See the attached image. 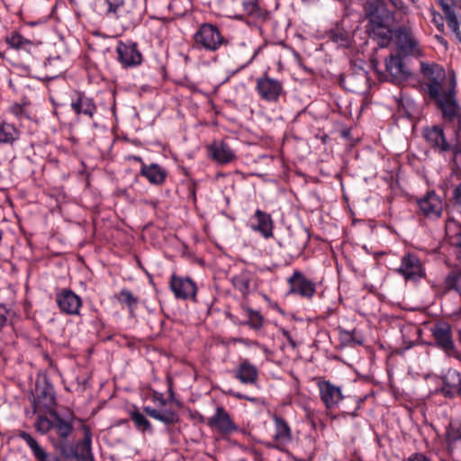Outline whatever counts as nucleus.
<instances>
[{"instance_id":"nucleus-17","label":"nucleus","mask_w":461,"mask_h":461,"mask_svg":"<svg viewBox=\"0 0 461 461\" xmlns=\"http://www.w3.org/2000/svg\"><path fill=\"white\" fill-rule=\"evenodd\" d=\"M432 335L437 345L447 354H450L454 350L452 330L448 323L444 322L435 325L432 329Z\"/></svg>"},{"instance_id":"nucleus-36","label":"nucleus","mask_w":461,"mask_h":461,"mask_svg":"<svg viewBox=\"0 0 461 461\" xmlns=\"http://www.w3.org/2000/svg\"><path fill=\"white\" fill-rule=\"evenodd\" d=\"M131 420L133 421L137 430L141 433H153V428L149 420L138 410L131 411L130 413Z\"/></svg>"},{"instance_id":"nucleus-54","label":"nucleus","mask_w":461,"mask_h":461,"mask_svg":"<svg viewBox=\"0 0 461 461\" xmlns=\"http://www.w3.org/2000/svg\"><path fill=\"white\" fill-rule=\"evenodd\" d=\"M437 27L439 31H443L444 24L443 23H437Z\"/></svg>"},{"instance_id":"nucleus-52","label":"nucleus","mask_w":461,"mask_h":461,"mask_svg":"<svg viewBox=\"0 0 461 461\" xmlns=\"http://www.w3.org/2000/svg\"><path fill=\"white\" fill-rule=\"evenodd\" d=\"M455 245L456 247V256L458 258H461V230L456 235Z\"/></svg>"},{"instance_id":"nucleus-31","label":"nucleus","mask_w":461,"mask_h":461,"mask_svg":"<svg viewBox=\"0 0 461 461\" xmlns=\"http://www.w3.org/2000/svg\"><path fill=\"white\" fill-rule=\"evenodd\" d=\"M101 7L105 17L119 19L124 11V0H101Z\"/></svg>"},{"instance_id":"nucleus-32","label":"nucleus","mask_w":461,"mask_h":461,"mask_svg":"<svg viewBox=\"0 0 461 461\" xmlns=\"http://www.w3.org/2000/svg\"><path fill=\"white\" fill-rule=\"evenodd\" d=\"M21 131L13 123L0 122V144L13 145L20 139Z\"/></svg>"},{"instance_id":"nucleus-57","label":"nucleus","mask_w":461,"mask_h":461,"mask_svg":"<svg viewBox=\"0 0 461 461\" xmlns=\"http://www.w3.org/2000/svg\"><path fill=\"white\" fill-rule=\"evenodd\" d=\"M134 159L137 160V161H141V158H139V157H135Z\"/></svg>"},{"instance_id":"nucleus-51","label":"nucleus","mask_w":461,"mask_h":461,"mask_svg":"<svg viewBox=\"0 0 461 461\" xmlns=\"http://www.w3.org/2000/svg\"><path fill=\"white\" fill-rule=\"evenodd\" d=\"M408 461H430L429 458H428L425 455L420 453H416L411 455Z\"/></svg>"},{"instance_id":"nucleus-11","label":"nucleus","mask_w":461,"mask_h":461,"mask_svg":"<svg viewBox=\"0 0 461 461\" xmlns=\"http://www.w3.org/2000/svg\"><path fill=\"white\" fill-rule=\"evenodd\" d=\"M170 289L177 299H195L197 287L195 283L189 277L172 275L169 282Z\"/></svg>"},{"instance_id":"nucleus-19","label":"nucleus","mask_w":461,"mask_h":461,"mask_svg":"<svg viewBox=\"0 0 461 461\" xmlns=\"http://www.w3.org/2000/svg\"><path fill=\"white\" fill-rule=\"evenodd\" d=\"M209 157L219 164L225 165L235 158V153L224 141H213L207 147Z\"/></svg>"},{"instance_id":"nucleus-33","label":"nucleus","mask_w":461,"mask_h":461,"mask_svg":"<svg viewBox=\"0 0 461 461\" xmlns=\"http://www.w3.org/2000/svg\"><path fill=\"white\" fill-rule=\"evenodd\" d=\"M328 38L341 48H349L352 43L351 33L339 25L330 30Z\"/></svg>"},{"instance_id":"nucleus-3","label":"nucleus","mask_w":461,"mask_h":461,"mask_svg":"<svg viewBox=\"0 0 461 461\" xmlns=\"http://www.w3.org/2000/svg\"><path fill=\"white\" fill-rule=\"evenodd\" d=\"M395 43L400 50L405 56L421 57L423 50L413 31L406 25L400 26L394 31Z\"/></svg>"},{"instance_id":"nucleus-14","label":"nucleus","mask_w":461,"mask_h":461,"mask_svg":"<svg viewBox=\"0 0 461 461\" xmlns=\"http://www.w3.org/2000/svg\"><path fill=\"white\" fill-rule=\"evenodd\" d=\"M341 83L350 92L363 93L369 87L368 73L364 68H358L353 73L348 74Z\"/></svg>"},{"instance_id":"nucleus-29","label":"nucleus","mask_w":461,"mask_h":461,"mask_svg":"<svg viewBox=\"0 0 461 461\" xmlns=\"http://www.w3.org/2000/svg\"><path fill=\"white\" fill-rule=\"evenodd\" d=\"M143 410L149 417L163 422L165 425H173L179 421V415L171 409L157 410L146 406Z\"/></svg>"},{"instance_id":"nucleus-48","label":"nucleus","mask_w":461,"mask_h":461,"mask_svg":"<svg viewBox=\"0 0 461 461\" xmlns=\"http://www.w3.org/2000/svg\"><path fill=\"white\" fill-rule=\"evenodd\" d=\"M92 437L88 429H86L85 437L77 446L84 447L86 449H91Z\"/></svg>"},{"instance_id":"nucleus-28","label":"nucleus","mask_w":461,"mask_h":461,"mask_svg":"<svg viewBox=\"0 0 461 461\" xmlns=\"http://www.w3.org/2000/svg\"><path fill=\"white\" fill-rule=\"evenodd\" d=\"M369 29L370 37L377 41V44L381 48H385L391 42L393 36L392 30L389 28L390 24H370Z\"/></svg>"},{"instance_id":"nucleus-40","label":"nucleus","mask_w":461,"mask_h":461,"mask_svg":"<svg viewBox=\"0 0 461 461\" xmlns=\"http://www.w3.org/2000/svg\"><path fill=\"white\" fill-rule=\"evenodd\" d=\"M441 83L439 79L429 81L426 84V91L431 99H434L438 104V100L442 97L440 95Z\"/></svg>"},{"instance_id":"nucleus-22","label":"nucleus","mask_w":461,"mask_h":461,"mask_svg":"<svg viewBox=\"0 0 461 461\" xmlns=\"http://www.w3.org/2000/svg\"><path fill=\"white\" fill-rule=\"evenodd\" d=\"M18 437L26 442L37 461H61L58 456H51L26 431L21 430Z\"/></svg>"},{"instance_id":"nucleus-10","label":"nucleus","mask_w":461,"mask_h":461,"mask_svg":"<svg viewBox=\"0 0 461 461\" xmlns=\"http://www.w3.org/2000/svg\"><path fill=\"white\" fill-rule=\"evenodd\" d=\"M370 24H391L394 21L393 13L389 10L384 0H374L366 8Z\"/></svg>"},{"instance_id":"nucleus-26","label":"nucleus","mask_w":461,"mask_h":461,"mask_svg":"<svg viewBox=\"0 0 461 461\" xmlns=\"http://www.w3.org/2000/svg\"><path fill=\"white\" fill-rule=\"evenodd\" d=\"M140 175L146 177L152 185H162L167 178V170L156 163L146 165L142 163Z\"/></svg>"},{"instance_id":"nucleus-12","label":"nucleus","mask_w":461,"mask_h":461,"mask_svg":"<svg viewBox=\"0 0 461 461\" xmlns=\"http://www.w3.org/2000/svg\"><path fill=\"white\" fill-rule=\"evenodd\" d=\"M395 271L406 280H415L424 275L420 260L411 253H407L402 258L401 266Z\"/></svg>"},{"instance_id":"nucleus-43","label":"nucleus","mask_w":461,"mask_h":461,"mask_svg":"<svg viewBox=\"0 0 461 461\" xmlns=\"http://www.w3.org/2000/svg\"><path fill=\"white\" fill-rule=\"evenodd\" d=\"M247 324L255 330H258L263 325V317L259 314V312L250 311L249 319Z\"/></svg>"},{"instance_id":"nucleus-27","label":"nucleus","mask_w":461,"mask_h":461,"mask_svg":"<svg viewBox=\"0 0 461 461\" xmlns=\"http://www.w3.org/2000/svg\"><path fill=\"white\" fill-rule=\"evenodd\" d=\"M275 423L274 439L278 445H286L292 441L291 428L285 420L280 416L273 417Z\"/></svg>"},{"instance_id":"nucleus-23","label":"nucleus","mask_w":461,"mask_h":461,"mask_svg":"<svg viewBox=\"0 0 461 461\" xmlns=\"http://www.w3.org/2000/svg\"><path fill=\"white\" fill-rule=\"evenodd\" d=\"M386 71L390 76V81L399 82L406 79L410 76V72L405 68L401 57L391 55L385 60Z\"/></svg>"},{"instance_id":"nucleus-55","label":"nucleus","mask_w":461,"mask_h":461,"mask_svg":"<svg viewBox=\"0 0 461 461\" xmlns=\"http://www.w3.org/2000/svg\"><path fill=\"white\" fill-rule=\"evenodd\" d=\"M453 151H454V154H456V153H457V151H458V148H457V147H455V148H454V149H453Z\"/></svg>"},{"instance_id":"nucleus-20","label":"nucleus","mask_w":461,"mask_h":461,"mask_svg":"<svg viewBox=\"0 0 461 461\" xmlns=\"http://www.w3.org/2000/svg\"><path fill=\"white\" fill-rule=\"evenodd\" d=\"M71 108L77 114L92 118L96 112V106L92 98L83 92H75L71 96Z\"/></svg>"},{"instance_id":"nucleus-4","label":"nucleus","mask_w":461,"mask_h":461,"mask_svg":"<svg viewBox=\"0 0 461 461\" xmlns=\"http://www.w3.org/2000/svg\"><path fill=\"white\" fill-rule=\"evenodd\" d=\"M36 398L33 400L34 411H49L56 405L54 387L46 375L41 376L36 382Z\"/></svg>"},{"instance_id":"nucleus-8","label":"nucleus","mask_w":461,"mask_h":461,"mask_svg":"<svg viewBox=\"0 0 461 461\" xmlns=\"http://www.w3.org/2000/svg\"><path fill=\"white\" fill-rule=\"evenodd\" d=\"M317 387L320 398L327 410H336L344 399L342 389L329 380H319Z\"/></svg>"},{"instance_id":"nucleus-7","label":"nucleus","mask_w":461,"mask_h":461,"mask_svg":"<svg viewBox=\"0 0 461 461\" xmlns=\"http://www.w3.org/2000/svg\"><path fill=\"white\" fill-rule=\"evenodd\" d=\"M118 61L124 68H135L142 63L143 58L136 42L120 41L116 46Z\"/></svg>"},{"instance_id":"nucleus-35","label":"nucleus","mask_w":461,"mask_h":461,"mask_svg":"<svg viewBox=\"0 0 461 461\" xmlns=\"http://www.w3.org/2000/svg\"><path fill=\"white\" fill-rule=\"evenodd\" d=\"M251 280V273L248 270H242L240 274L232 277L231 282L233 286L245 296L250 292Z\"/></svg>"},{"instance_id":"nucleus-49","label":"nucleus","mask_w":461,"mask_h":461,"mask_svg":"<svg viewBox=\"0 0 461 461\" xmlns=\"http://www.w3.org/2000/svg\"><path fill=\"white\" fill-rule=\"evenodd\" d=\"M391 5L395 8L402 12L403 14L407 13L408 8L403 4L402 0H389Z\"/></svg>"},{"instance_id":"nucleus-44","label":"nucleus","mask_w":461,"mask_h":461,"mask_svg":"<svg viewBox=\"0 0 461 461\" xmlns=\"http://www.w3.org/2000/svg\"><path fill=\"white\" fill-rule=\"evenodd\" d=\"M12 312L4 304H0V330L11 323Z\"/></svg>"},{"instance_id":"nucleus-56","label":"nucleus","mask_w":461,"mask_h":461,"mask_svg":"<svg viewBox=\"0 0 461 461\" xmlns=\"http://www.w3.org/2000/svg\"><path fill=\"white\" fill-rule=\"evenodd\" d=\"M2 239H3V231L0 230V242L2 241Z\"/></svg>"},{"instance_id":"nucleus-6","label":"nucleus","mask_w":461,"mask_h":461,"mask_svg":"<svg viewBox=\"0 0 461 461\" xmlns=\"http://www.w3.org/2000/svg\"><path fill=\"white\" fill-rule=\"evenodd\" d=\"M289 294L298 295L302 298L312 299L316 293V283L299 270H294L288 277Z\"/></svg>"},{"instance_id":"nucleus-21","label":"nucleus","mask_w":461,"mask_h":461,"mask_svg":"<svg viewBox=\"0 0 461 461\" xmlns=\"http://www.w3.org/2000/svg\"><path fill=\"white\" fill-rule=\"evenodd\" d=\"M419 207L427 217L438 218L441 215L443 203L435 192H429L428 194L418 201Z\"/></svg>"},{"instance_id":"nucleus-39","label":"nucleus","mask_w":461,"mask_h":461,"mask_svg":"<svg viewBox=\"0 0 461 461\" xmlns=\"http://www.w3.org/2000/svg\"><path fill=\"white\" fill-rule=\"evenodd\" d=\"M54 419L50 420L46 416L39 415L35 421V429L38 432L42 435L48 433L51 429H53Z\"/></svg>"},{"instance_id":"nucleus-18","label":"nucleus","mask_w":461,"mask_h":461,"mask_svg":"<svg viewBox=\"0 0 461 461\" xmlns=\"http://www.w3.org/2000/svg\"><path fill=\"white\" fill-rule=\"evenodd\" d=\"M423 137L433 149H438L442 153L449 151L451 149L450 144L446 140L443 128L440 126L434 125L424 129Z\"/></svg>"},{"instance_id":"nucleus-5","label":"nucleus","mask_w":461,"mask_h":461,"mask_svg":"<svg viewBox=\"0 0 461 461\" xmlns=\"http://www.w3.org/2000/svg\"><path fill=\"white\" fill-rule=\"evenodd\" d=\"M256 91L262 100L276 103L284 94V87L281 81L264 75L257 78Z\"/></svg>"},{"instance_id":"nucleus-46","label":"nucleus","mask_w":461,"mask_h":461,"mask_svg":"<svg viewBox=\"0 0 461 461\" xmlns=\"http://www.w3.org/2000/svg\"><path fill=\"white\" fill-rule=\"evenodd\" d=\"M10 112L13 115H14L17 119L29 118V113H27L25 106L20 104H14L10 107Z\"/></svg>"},{"instance_id":"nucleus-2","label":"nucleus","mask_w":461,"mask_h":461,"mask_svg":"<svg viewBox=\"0 0 461 461\" xmlns=\"http://www.w3.org/2000/svg\"><path fill=\"white\" fill-rule=\"evenodd\" d=\"M456 79L455 74L449 77L447 90L438 100V107L442 112L443 118L448 122H457V131H461V109L456 100Z\"/></svg>"},{"instance_id":"nucleus-45","label":"nucleus","mask_w":461,"mask_h":461,"mask_svg":"<svg viewBox=\"0 0 461 461\" xmlns=\"http://www.w3.org/2000/svg\"><path fill=\"white\" fill-rule=\"evenodd\" d=\"M224 393L227 395L232 396L238 400H247L252 403H258L259 402V399L258 397L243 394L240 392L234 391L233 389H229L227 391H224Z\"/></svg>"},{"instance_id":"nucleus-30","label":"nucleus","mask_w":461,"mask_h":461,"mask_svg":"<svg viewBox=\"0 0 461 461\" xmlns=\"http://www.w3.org/2000/svg\"><path fill=\"white\" fill-rule=\"evenodd\" d=\"M260 48L255 49L250 54L248 45L245 42H240L237 46L232 48L234 55L238 56L239 61H240V69H243L250 65L259 53Z\"/></svg>"},{"instance_id":"nucleus-1","label":"nucleus","mask_w":461,"mask_h":461,"mask_svg":"<svg viewBox=\"0 0 461 461\" xmlns=\"http://www.w3.org/2000/svg\"><path fill=\"white\" fill-rule=\"evenodd\" d=\"M193 38L197 49L210 52L217 51L228 43L219 28L208 23L201 24Z\"/></svg>"},{"instance_id":"nucleus-37","label":"nucleus","mask_w":461,"mask_h":461,"mask_svg":"<svg viewBox=\"0 0 461 461\" xmlns=\"http://www.w3.org/2000/svg\"><path fill=\"white\" fill-rule=\"evenodd\" d=\"M420 71L429 81L440 79L445 76L442 67L435 63L420 62Z\"/></svg>"},{"instance_id":"nucleus-42","label":"nucleus","mask_w":461,"mask_h":461,"mask_svg":"<svg viewBox=\"0 0 461 461\" xmlns=\"http://www.w3.org/2000/svg\"><path fill=\"white\" fill-rule=\"evenodd\" d=\"M243 9L250 16L261 17L262 10L258 6L257 0H245L243 1Z\"/></svg>"},{"instance_id":"nucleus-47","label":"nucleus","mask_w":461,"mask_h":461,"mask_svg":"<svg viewBox=\"0 0 461 461\" xmlns=\"http://www.w3.org/2000/svg\"><path fill=\"white\" fill-rule=\"evenodd\" d=\"M75 457L78 461H91L93 459L91 449H86L84 447L77 446Z\"/></svg>"},{"instance_id":"nucleus-50","label":"nucleus","mask_w":461,"mask_h":461,"mask_svg":"<svg viewBox=\"0 0 461 461\" xmlns=\"http://www.w3.org/2000/svg\"><path fill=\"white\" fill-rule=\"evenodd\" d=\"M453 198L456 203L461 204V183L453 190Z\"/></svg>"},{"instance_id":"nucleus-9","label":"nucleus","mask_w":461,"mask_h":461,"mask_svg":"<svg viewBox=\"0 0 461 461\" xmlns=\"http://www.w3.org/2000/svg\"><path fill=\"white\" fill-rule=\"evenodd\" d=\"M206 424L211 429L224 435H230L238 430V426L222 406L216 407L214 414L207 418Z\"/></svg>"},{"instance_id":"nucleus-13","label":"nucleus","mask_w":461,"mask_h":461,"mask_svg":"<svg viewBox=\"0 0 461 461\" xmlns=\"http://www.w3.org/2000/svg\"><path fill=\"white\" fill-rule=\"evenodd\" d=\"M56 303L60 312L77 315L82 305L81 298L70 289H62L56 294Z\"/></svg>"},{"instance_id":"nucleus-41","label":"nucleus","mask_w":461,"mask_h":461,"mask_svg":"<svg viewBox=\"0 0 461 461\" xmlns=\"http://www.w3.org/2000/svg\"><path fill=\"white\" fill-rule=\"evenodd\" d=\"M6 43L13 49H22L31 44V41L19 33H13L6 38Z\"/></svg>"},{"instance_id":"nucleus-16","label":"nucleus","mask_w":461,"mask_h":461,"mask_svg":"<svg viewBox=\"0 0 461 461\" xmlns=\"http://www.w3.org/2000/svg\"><path fill=\"white\" fill-rule=\"evenodd\" d=\"M249 227L254 231L259 232L265 239L273 237L274 222L271 215L257 209L249 219Z\"/></svg>"},{"instance_id":"nucleus-24","label":"nucleus","mask_w":461,"mask_h":461,"mask_svg":"<svg viewBox=\"0 0 461 461\" xmlns=\"http://www.w3.org/2000/svg\"><path fill=\"white\" fill-rule=\"evenodd\" d=\"M441 6L445 14L448 28L455 33L456 40L461 42V32L459 29V22L452 6H456L454 0H436Z\"/></svg>"},{"instance_id":"nucleus-34","label":"nucleus","mask_w":461,"mask_h":461,"mask_svg":"<svg viewBox=\"0 0 461 461\" xmlns=\"http://www.w3.org/2000/svg\"><path fill=\"white\" fill-rule=\"evenodd\" d=\"M54 418L53 429L57 435L63 440H66L73 431V423L70 420H65L57 412H51Z\"/></svg>"},{"instance_id":"nucleus-25","label":"nucleus","mask_w":461,"mask_h":461,"mask_svg":"<svg viewBox=\"0 0 461 461\" xmlns=\"http://www.w3.org/2000/svg\"><path fill=\"white\" fill-rule=\"evenodd\" d=\"M441 393L449 398L461 393V375L456 370H448L443 378Z\"/></svg>"},{"instance_id":"nucleus-38","label":"nucleus","mask_w":461,"mask_h":461,"mask_svg":"<svg viewBox=\"0 0 461 461\" xmlns=\"http://www.w3.org/2000/svg\"><path fill=\"white\" fill-rule=\"evenodd\" d=\"M115 298L121 304L126 305L131 312H133L139 303V298L127 288H122L115 294Z\"/></svg>"},{"instance_id":"nucleus-15","label":"nucleus","mask_w":461,"mask_h":461,"mask_svg":"<svg viewBox=\"0 0 461 461\" xmlns=\"http://www.w3.org/2000/svg\"><path fill=\"white\" fill-rule=\"evenodd\" d=\"M232 373L235 379L246 385L256 384L259 375L258 367L247 358L242 359Z\"/></svg>"},{"instance_id":"nucleus-53","label":"nucleus","mask_w":461,"mask_h":461,"mask_svg":"<svg viewBox=\"0 0 461 461\" xmlns=\"http://www.w3.org/2000/svg\"><path fill=\"white\" fill-rule=\"evenodd\" d=\"M161 405L165 406L166 405V400L163 398L162 394L159 395V398H158Z\"/></svg>"}]
</instances>
